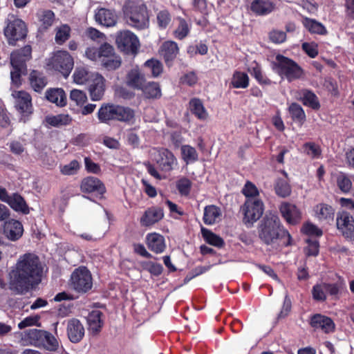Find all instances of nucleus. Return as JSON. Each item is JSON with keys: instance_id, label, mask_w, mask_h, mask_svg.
<instances>
[{"instance_id": "obj_1", "label": "nucleus", "mask_w": 354, "mask_h": 354, "mask_svg": "<svg viewBox=\"0 0 354 354\" xmlns=\"http://www.w3.org/2000/svg\"><path fill=\"white\" fill-rule=\"evenodd\" d=\"M43 266L37 256L26 253L19 257L8 273V285L15 294L23 295L41 281Z\"/></svg>"}, {"instance_id": "obj_2", "label": "nucleus", "mask_w": 354, "mask_h": 354, "mask_svg": "<svg viewBox=\"0 0 354 354\" xmlns=\"http://www.w3.org/2000/svg\"><path fill=\"white\" fill-rule=\"evenodd\" d=\"M259 236L267 245L275 244L283 236L290 239V234L281 226L279 217L273 214H267L261 221L259 227Z\"/></svg>"}, {"instance_id": "obj_3", "label": "nucleus", "mask_w": 354, "mask_h": 354, "mask_svg": "<svg viewBox=\"0 0 354 354\" xmlns=\"http://www.w3.org/2000/svg\"><path fill=\"white\" fill-rule=\"evenodd\" d=\"M124 13L128 24L137 29L149 27V18L145 3L136 1H127L124 6Z\"/></svg>"}, {"instance_id": "obj_4", "label": "nucleus", "mask_w": 354, "mask_h": 354, "mask_svg": "<svg viewBox=\"0 0 354 354\" xmlns=\"http://www.w3.org/2000/svg\"><path fill=\"white\" fill-rule=\"evenodd\" d=\"M31 47L26 46L10 54V77L12 84L16 86L21 84V77L26 71V62L31 58Z\"/></svg>"}, {"instance_id": "obj_5", "label": "nucleus", "mask_w": 354, "mask_h": 354, "mask_svg": "<svg viewBox=\"0 0 354 354\" xmlns=\"http://www.w3.org/2000/svg\"><path fill=\"white\" fill-rule=\"evenodd\" d=\"M275 59L277 72L282 77L286 78L289 82L302 77V68L292 59L281 55H277Z\"/></svg>"}, {"instance_id": "obj_6", "label": "nucleus", "mask_w": 354, "mask_h": 354, "mask_svg": "<svg viewBox=\"0 0 354 354\" xmlns=\"http://www.w3.org/2000/svg\"><path fill=\"white\" fill-rule=\"evenodd\" d=\"M12 96L15 99V107L19 114V121L26 122L33 113L30 95L24 91H14Z\"/></svg>"}, {"instance_id": "obj_7", "label": "nucleus", "mask_w": 354, "mask_h": 354, "mask_svg": "<svg viewBox=\"0 0 354 354\" xmlns=\"http://www.w3.org/2000/svg\"><path fill=\"white\" fill-rule=\"evenodd\" d=\"M27 32L24 21L17 18L15 15H9L4 28V35L9 44L15 45V41L24 39Z\"/></svg>"}, {"instance_id": "obj_8", "label": "nucleus", "mask_w": 354, "mask_h": 354, "mask_svg": "<svg viewBox=\"0 0 354 354\" xmlns=\"http://www.w3.org/2000/svg\"><path fill=\"white\" fill-rule=\"evenodd\" d=\"M243 214V222L246 225H252L263 215L264 205L259 198H249L246 199L241 207Z\"/></svg>"}, {"instance_id": "obj_9", "label": "nucleus", "mask_w": 354, "mask_h": 354, "mask_svg": "<svg viewBox=\"0 0 354 354\" xmlns=\"http://www.w3.org/2000/svg\"><path fill=\"white\" fill-rule=\"evenodd\" d=\"M48 64L55 70L60 72L64 77H67L73 68L74 61L67 51L57 50L50 59Z\"/></svg>"}, {"instance_id": "obj_10", "label": "nucleus", "mask_w": 354, "mask_h": 354, "mask_svg": "<svg viewBox=\"0 0 354 354\" xmlns=\"http://www.w3.org/2000/svg\"><path fill=\"white\" fill-rule=\"evenodd\" d=\"M90 272L85 267L75 269L71 276V287L78 292H86L92 287Z\"/></svg>"}, {"instance_id": "obj_11", "label": "nucleus", "mask_w": 354, "mask_h": 354, "mask_svg": "<svg viewBox=\"0 0 354 354\" xmlns=\"http://www.w3.org/2000/svg\"><path fill=\"white\" fill-rule=\"evenodd\" d=\"M116 44L119 49L127 54L136 53L140 43L136 35L129 30H123L118 33Z\"/></svg>"}, {"instance_id": "obj_12", "label": "nucleus", "mask_w": 354, "mask_h": 354, "mask_svg": "<svg viewBox=\"0 0 354 354\" xmlns=\"http://www.w3.org/2000/svg\"><path fill=\"white\" fill-rule=\"evenodd\" d=\"M336 225L338 230L346 239L354 242V218L348 212H338Z\"/></svg>"}, {"instance_id": "obj_13", "label": "nucleus", "mask_w": 354, "mask_h": 354, "mask_svg": "<svg viewBox=\"0 0 354 354\" xmlns=\"http://www.w3.org/2000/svg\"><path fill=\"white\" fill-rule=\"evenodd\" d=\"M157 153L156 161L162 171H169L177 165V159L168 149H160Z\"/></svg>"}, {"instance_id": "obj_14", "label": "nucleus", "mask_w": 354, "mask_h": 354, "mask_svg": "<svg viewBox=\"0 0 354 354\" xmlns=\"http://www.w3.org/2000/svg\"><path fill=\"white\" fill-rule=\"evenodd\" d=\"M23 232V225L19 221L10 219L3 225V234L10 241H17L21 237Z\"/></svg>"}, {"instance_id": "obj_15", "label": "nucleus", "mask_w": 354, "mask_h": 354, "mask_svg": "<svg viewBox=\"0 0 354 354\" xmlns=\"http://www.w3.org/2000/svg\"><path fill=\"white\" fill-rule=\"evenodd\" d=\"M95 19L102 26L113 27L117 24L118 16L113 10L101 8L96 10Z\"/></svg>"}, {"instance_id": "obj_16", "label": "nucleus", "mask_w": 354, "mask_h": 354, "mask_svg": "<svg viewBox=\"0 0 354 354\" xmlns=\"http://www.w3.org/2000/svg\"><path fill=\"white\" fill-rule=\"evenodd\" d=\"M104 82V78L99 73L93 75V79L88 84L92 100L98 101L102 99L105 90Z\"/></svg>"}, {"instance_id": "obj_17", "label": "nucleus", "mask_w": 354, "mask_h": 354, "mask_svg": "<svg viewBox=\"0 0 354 354\" xmlns=\"http://www.w3.org/2000/svg\"><path fill=\"white\" fill-rule=\"evenodd\" d=\"M282 216L290 224H295L301 219V212L293 204L283 202L279 207Z\"/></svg>"}, {"instance_id": "obj_18", "label": "nucleus", "mask_w": 354, "mask_h": 354, "mask_svg": "<svg viewBox=\"0 0 354 354\" xmlns=\"http://www.w3.org/2000/svg\"><path fill=\"white\" fill-rule=\"evenodd\" d=\"M67 334L71 342H79L84 335V328L78 319H72L67 324Z\"/></svg>"}, {"instance_id": "obj_19", "label": "nucleus", "mask_w": 354, "mask_h": 354, "mask_svg": "<svg viewBox=\"0 0 354 354\" xmlns=\"http://www.w3.org/2000/svg\"><path fill=\"white\" fill-rule=\"evenodd\" d=\"M164 216L163 210L158 207L148 208L140 218L142 226H151L160 221Z\"/></svg>"}, {"instance_id": "obj_20", "label": "nucleus", "mask_w": 354, "mask_h": 354, "mask_svg": "<svg viewBox=\"0 0 354 354\" xmlns=\"http://www.w3.org/2000/svg\"><path fill=\"white\" fill-rule=\"evenodd\" d=\"M126 84L129 87L141 90L146 84L145 75L140 73L138 68L131 69L127 74Z\"/></svg>"}, {"instance_id": "obj_21", "label": "nucleus", "mask_w": 354, "mask_h": 354, "mask_svg": "<svg viewBox=\"0 0 354 354\" xmlns=\"http://www.w3.org/2000/svg\"><path fill=\"white\" fill-rule=\"evenodd\" d=\"M81 189L83 192L96 193L97 194H102L105 192L104 185L95 177L84 178L81 184Z\"/></svg>"}, {"instance_id": "obj_22", "label": "nucleus", "mask_w": 354, "mask_h": 354, "mask_svg": "<svg viewBox=\"0 0 354 354\" xmlns=\"http://www.w3.org/2000/svg\"><path fill=\"white\" fill-rule=\"evenodd\" d=\"M310 325L315 329H321L326 333L333 331L335 328L333 320L320 314H317L311 318Z\"/></svg>"}, {"instance_id": "obj_23", "label": "nucleus", "mask_w": 354, "mask_h": 354, "mask_svg": "<svg viewBox=\"0 0 354 354\" xmlns=\"http://www.w3.org/2000/svg\"><path fill=\"white\" fill-rule=\"evenodd\" d=\"M274 4L270 0H254L250 6L251 10L258 15H267L274 10Z\"/></svg>"}, {"instance_id": "obj_24", "label": "nucleus", "mask_w": 354, "mask_h": 354, "mask_svg": "<svg viewBox=\"0 0 354 354\" xmlns=\"http://www.w3.org/2000/svg\"><path fill=\"white\" fill-rule=\"evenodd\" d=\"M221 210L216 205L206 206L204 209L203 221L206 225H214L221 221Z\"/></svg>"}, {"instance_id": "obj_25", "label": "nucleus", "mask_w": 354, "mask_h": 354, "mask_svg": "<svg viewBox=\"0 0 354 354\" xmlns=\"http://www.w3.org/2000/svg\"><path fill=\"white\" fill-rule=\"evenodd\" d=\"M46 98L57 106H64L66 104V96L62 88H49L45 93Z\"/></svg>"}, {"instance_id": "obj_26", "label": "nucleus", "mask_w": 354, "mask_h": 354, "mask_svg": "<svg viewBox=\"0 0 354 354\" xmlns=\"http://www.w3.org/2000/svg\"><path fill=\"white\" fill-rule=\"evenodd\" d=\"M148 248L156 253H161L165 249L164 237L157 233H151L147 236Z\"/></svg>"}, {"instance_id": "obj_27", "label": "nucleus", "mask_w": 354, "mask_h": 354, "mask_svg": "<svg viewBox=\"0 0 354 354\" xmlns=\"http://www.w3.org/2000/svg\"><path fill=\"white\" fill-rule=\"evenodd\" d=\"M160 53L167 63L173 61L178 53L177 44L173 41H165L160 47Z\"/></svg>"}, {"instance_id": "obj_28", "label": "nucleus", "mask_w": 354, "mask_h": 354, "mask_svg": "<svg viewBox=\"0 0 354 354\" xmlns=\"http://www.w3.org/2000/svg\"><path fill=\"white\" fill-rule=\"evenodd\" d=\"M335 210L328 205L319 204L315 207V217L321 221L327 223L333 220Z\"/></svg>"}, {"instance_id": "obj_29", "label": "nucleus", "mask_w": 354, "mask_h": 354, "mask_svg": "<svg viewBox=\"0 0 354 354\" xmlns=\"http://www.w3.org/2000/svg\"><path fill=\"white\" fill-rule=\"evenodd\" d=\"M117 106L114 104H103L97 112L99 120L106 123L109 120H116Z\"/></svg>"}, {"instance_id": "obj_30", "label": "nucleus", "mask_w": 354, "mask_h": 354, "mask_svg": "<svg viewBox=\"0 0 354 354\" xmlns=\"http://www.w3.org/2000/svg\"><path fill=\"white\" fill-rule=\"evenodd\" d=\"M11 208L17 212H21L24 214L29 213V208L26 203V201L19 194L15 193L10 195L7 201Z\"/></svg>"}, {"instance_id": "obj_31", "label": "nucleus", "mask_w": 354, "mask_h": 354, "mask_svg": "<svg viewBox=\"0 0 354 354\" xmlns=\"http://www.w3.org/2000/svg\"><path fill=\"white\" fill-rule=\"evenodd\" d=\"M32 88L36 92H41L47 84V80L44 75L37 71H32L29 77Z\"/></svg>"}, {"instance_id": "obj_32", "label": "nucleus", "mask_w": 354, "mask_h": 354, "mask_svg": "<svg viewBox=\"0 0 354 354\" xmlns=\"http://www.w3.org/2000/svg\"><path fill=\"white\" fill-rule=\"evenodd\" d=\"M97 73H91L87 68L84 66L77 67L73 75V80L75 83L77 84H88L92 79L93 75H97Z\"/></svg>"}, {"instance_id": "obj_33", "label": "nucleus", "mask_w": 354, "mask_h": 354, "mask_svg": "<svg viewBox=\"0 0 354 354\" xmlns=\"http://www.w3.org/2000/svg\"><path fill=\"white\" fill-rule=\"evenodd\" d=\"M302 24L312 34L324 35L327 33L326 27L315 19L304 17L302 19Z\"/></svg>"}, {"instance_id": "obj_34", "label": "nucleus", "mask_w": 354, "mask_h": 354, "mask_svg": "<svg viewBox=\"0 0 354 354\" xmlns=\"http://www.w3.org/2000/svg\"><path fill=\"white\" fill-rule=\"evenodd\" d=\"M189 109L199 120H205L208 118V112L198 98H193L189 101Z\"/></svg>"}, {"instance_id": "obj_35", "label": "nucleus", "mask_w": 354, "mask_h": 354, "mask_svg": "<svg viewBox=\"0 0 354 354\" xmlns=\"http://www.w3.org/2000/svg\"><path fill=\"white\" fill-rule=\"evenodd\" d=\"M116 120L134 124L136 121L135 112L129 107L118 105Z\"/></svg>"}, {"instance_id": "obj_36", "label": "nucleus", "mask_w": 354, "mask_h": 354, "mask_svg": "<svg viewBox=\"0 0 354 354\" xmlns=\"http://www.w3.org/2000/svg\"><path fill=\"white\" fill-rule=\"evenodd\" d=\"M301 99L304 105L313 109L317 110L320 107V104L317 95L310 90H302L301 91Z\"/></svg>"}, {"instance_id": "obj_37", "label": "nucleus", "mask_w": 354, "mask_h": 354, "mask_svg": "<svg viewBox=\"0 0 354 354\" xmlns=\"http://www.w3.org/2000/svg\"><path fill=\"white\" fill-rule=\"evenodd\" d=\"M102 313L99 310H94L87 317L89 329L93 332H98L102 327L103 322L101 319Z\"/></svg>"}, {"instance_id": "obj_38", "label": "nucleus", "mask_w": 354, "mask_h": 354, "mask_svg": "<svg viewBox=\"0 0 354 354\" xmlns=\"http://www.w3.org/2000/svg\"><path fill=\"white\" fill-rule=\"evenodd\" d=\"M37 16L40 26L44 29H48L50 27L55 20V14L50 10H41L37 13Z\"/></svg>"}, {"instance_id": "obj_39", "label": "nucleus", "mask_w": 354, "mask_h": 354, "mask_svg": "<svg viewBox=\"0 0 354 354\" xmlns=\"http://www.w3.org/2000/svg\"><path fill=\"white\" fill-rule=\"evenodd\" d=\"M230 84L234 88H245L249 85V77L245 73L235 71L232 75Z\"/></svg>"}, {"instance_id": "obj_40", "label": "nucleus", "mask_w": 354, "mask_h": 354, "mask_svg": "<svg viewBox=\"0 0 354 354\" xmlns=\"http://www.w3.org/2000/svg\"><path fill=\"white\" fill-rule=\"evenodd\" d=\"M292 119L299 125H302L306 120V114L302 107L297 104L292 103L288 108Z\"/></svg>"}, {"instance_id": "obj_41", "label": "nucleus", "mask_w": 354, "mask_h": 354, "mask_svg": "<svg viewBox=\"0 0 354 354\" xmlns=\"http://www.w3.org/2000/svg\"><path fill=\"white\" fill-rule=\"evenodd\" d=\"M46 331L38 329H29L26 330V336L31 344L36 346H41L44 344Z\"/></svg>"}, {"instance_id": "obj_42", "label": "nucleus", "mask_w": 354, "mask_h": 354, "mask_svg": "<svg viewBox=\"0 0 354 354\" xmlns=\"http://www.w3.org/2000/svg\"><path fill=\"white\" fill-rule=\"evenodd\" d=\"M183 160L187 165L198 160V156L195 148L190 145H185L180 148Z\"/></svg>"}, {"instance_id": "obj_43", "label": "nucleus", "mask_w": 354, "mask_h": 354, "mask_svg": "<svg viewBox=\"0 0 354 354\" xmlns=\"http://www.w3.org/2000/svg\"><path fill=\"white\" fill-rule=\"evenodd\" d=\"M71 37V28L66 24L61 25L55 28V41L56 44L62 45Z\"/></svg>"}, {"instance_id": "obj_44", "label": "nucleus", "mask_w": 354, "mask_h": 354, "mask_svg": "<svg viewBox=\"0 0 354 354\" xmlns=\"http://www.w3.org/2000/svg\"><path fill=\"white\" fill-rule=\"evenodd\" d=\"M178 24L174 30V36L178 39H183L189 33L190 25L183 18H178Z\"/></svg>"}, {"instance_id": "obj_45", "label": "nucleus", "mask_w": 354, "mask_h": 354, "mask_svg": "<svg viewBox=\"0 0 354 354\" xmlns=\"http://www.w3.org/2000/svg\"><path fill=\"white\" fill-rule=\"evenodd\" d=\"M48 124L53 127H61L68 124L71 122V118L68 114H59L46 118Z\"/></svg>"}, {"instance_id": "obj_46", "label": "nucleus", "mask_w": 354, "mask_h": 354, "mask_svg": "<svg viewBox=\"0 0 354 354\" xmlns=\"http://www.w3.org/2000/svg\"><path fill=\"white\" fill-rule=\"evenodd\" d=\"M141 91L148 98H157L161 95L160 86L156 82H146Z\"/></svg>"}, {"instance_id": "obj_47", "label": "nucleus", "mask_w": 354, "mask_h": 354, "mask_svg": "<svg viewBox=\"0 0 354 354\" xmlns=\"http://www.w3.org/2000/svg\"><path fill=\"white\" fill-rule=\"evenodd\" d=\"M171 21V15L166 10H160L156 13V23L159 28L165 29Z\"/></svg>"}, {"instance_id": "obj_48", "label": "nucleus", "mask_w": 354, "mask_h": 354, "mask_svg": "<svg viewBox=\"0 0 354 354\" xmlns=\"http://www.w3.org/2000/svg\"><path fill=\"white\" fill-rule=\"evenodd\" d=\"M202 232L204 239L209 244L218 248L223 245V240L218 235L209 230L204 229L202 230Z\"/></svg>"}, {"instance_id": "obj_49", "label": "nucleus", "mask_w": 354, "mask_h": 354, "mask_svg": "<svg viewBox=\"0 0 354 354\" xmlns=\"http://www.w3.org/2000/svg\"><path fill=\"white\" fill-rule=\"evenodd\" d=\"M276 194L282 198H286L290 194L291 189L288 183L284 180H278L275 185Z\"/></svg>"}, {"instance_id": "obj_50", "label": "nucleus", "mask_w": 354, "mask_h": 354, "mask_svg": "<svg viewBox=\"0 0 354 354\" xmlns=\"http://www.w3.org/2000/svg\"><path fill=\"white\" fill-rule=\"evenodd\" d=\"M337 185L343 193H348L352 187V182L348 176L340 174L337 177Z\"/></svg>"}, {"instance_id": "obj_51", "label": "nucleus", "mask_w": 354, "mask_h": 354, "mask_svg": "<svg viewBox=\"0 0 354 354\" xmlns=\"http://www.w3.org/2000/svg\"><path fill=\"white\" fill-rule=\"evenodd\" d=\"M70 99L77 106H83L87 101L86 93L78 89H73L71 91Z\"/></svg>"}, {"instance_id": "obj_52", "label": "nucleus", "mask_w": 354, "mask_h": 354, "mask_svg": "<svg viewBox=\"0 0 354 354\" xmlns=\"http://www.w3.org/2000/svg\"><path fill=\"white\" fill-rule=\"evenodd\" d=\"M41 346L51 351H55L59 346L57 339L50 333L46 331L45 338H44V344Z\"/></svg>"}, {"instance_id": "obj_53", "label": "nucleus", "mask_w": 354, "mask_h": 354, "mask_svg": "<svg viewBox=\"0 0 354 354\" xmlns=\"http://www.w3.org/2000/svg\"><path fill=\"white\" fill-rule=\"evenodd\" d=\"M304 152L312 158H319L322 153L320 147L313 142H307L304 145Z\"/></svg>"}, {"instance_id": "obj_54", "label": "nucleus", "mask_w": 354, "mask_h": 354, "mask_svg": "<svg viewBox=\"0 0 354 354\" xmlns=\"http://www.w3.org/2000/svg\"><path fill=\"white\" fill-rule=\"evenodd\" d=\"M142 268L149 271L153 275H159L162 272V266L160 264L152 261H143L141 263Z\"/></svg>"}, {"instance_id": "obj_55", "label": "nucleus", "mask_w": 354, "mask_h": 354, "mask_svg": "<svg viewBox=\"0 0 354 354\" xmlns=\"http://www.w3.org/2000/svg\"><path fill=\"white\" fill-rule=\"evenodd\" d=\"M145 66L146 68H149L153 77H158L162 72V64L155 59L147 60Z\"/></svg>"}, {"instance_id": "obj_56", "label": "nucleus", "mask_w": 354, "mask_h": 354, "mask_svg": "<svg viewBox=\"0 0 354 354\" xmlns=\"http://www.w3.org/2000/svg\"><path fill=\"white\" fill-rule=\"evenodd\" d=\"M102 65L107 70H115L121 65V59L119 56L115 55L113 57H109L102 60Z\"/></svg>"}, {"instance_id": "obj_57", "label": "nucleus", "mask_w": 354, "mask_h": 354, "mask_svg": "<svg viewBox=\"0 0 354 354\" xmlns=\"http://www.w3.org/2000/svg\"><path fill=\"white\" fill-rule=\"evenodd\" d=\"M99 53L100 61L101 62H102V60H104L105 59H108L109 57H113V56L115 55L113 47L107 43H104L100 46V48H99Z\"/></svg>"}, {"instance_id": "obj_58", "label": "nucleus", "mask_w": 354, "mask_h": 354, "mask_svg": "<svg viewBox=\"0 0 354 354\" xmlns=\"http://www.w3.org/2000/svg\"><path fill=\"white\" fill-rule=\"evenodd\" d=\"M326 289L325 283L317 284L313 286L312 294L314 299L324 301L326 299Z\"/></svg>"}, {"instance_id": "obj_59", "label": "nucleus", "mask_w": 354, "mask_h": 354, "mask_svg": "<svg viewBox=\"0 0 354 354\" xmlns=\"http://www.w3.org/2000/svg\"><path fill=\"white\" fill-rule=\"evenodd\" d=\"M301 231L308 236H321L322 235V230L311 223H305Z\"/></svg>"}, {"instance_id": "obj_60", "label": "nucleus", "mask_w": 354, "mask_h": 354, "mask_svg": "<svg viewBox=\"0 0 354 354\" xmlns=\"http://www.w3.org/2000/svg\"><path fill=\"white\" fill-rule=\"evenodd\" d=\"M25 145L24 140H15L9 143V148L14 154L21 155L25 150Z\"/></svg>"}, {"instance_id": "obj_61", "label": "nucleus", "mask_w": 354, "mask_h": 354, "mask_svg": "<svg viewBox=\"0 0 354 354\" xmlns=\"http://www.w3.org/2000/svg\"><path fill=\"white\" fill-rule=\"evenodd\" d=\"M307 247L304 249L306 255L308 257L317 256L319 253V242L317 240L307 239Z\"/></svg>"}, {"instance_id": "obj_62", "label": "nucleus", "mask_w": 354, "mask_h": 354, "mask_svg": "<svg viewBox=\"0 0 354 354\" xmlns=\"http://www.w3.org/2000/svg\"><path fill=\"white\" fill-rule=\"evenodd\" d=\"M243 194L247 199L249 198H258L259 191L254 184L248 182L243 189Z\"/></svg>"}, {"instance_id": "obj_63", "label": "nucleus", "mask_w": 354, "mask_h": 354, "mask_svg": "<svg viewBox=\"0 0 354 354\" xmlns=\"http://www.w3.org/2000/svg\"><path fill=\"white\" fill-rule=\"evenodd\" d=\"M192 183L187 178H183L177 182V188L182 195H187L190 191Z\"/></svg>"}, {"instance_id": "obj_64", "label": "nucleus", "mask_w": 354, "mask_h": 354, "mask_svg": "<svg viewBox=\"0 0 354 354\" xmlns=\"http://www.w3.org/2000/svg\"><path fill=\"white\" fill-rule=\"evenodd\" d=\"M302 49L310 57L314 58L318 54L317 44L314 42H304L302 44Z\"/></svg>"}]
</instances>
